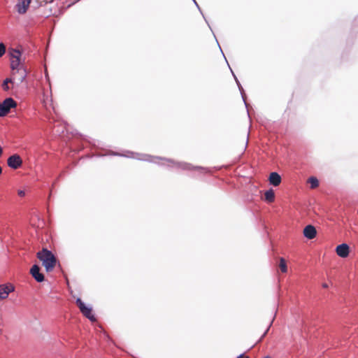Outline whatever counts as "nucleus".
I'll use <instances>...</instances> for the list:
<instances>
[{"instance_id": "f257e3e1", "label": "nucleus", "mask_w": 358, "mask_h": 358, "mask_svg": "<svg viewBox=\"0 0 358 358\" xmlns=\"http://www.w3.org/2000/svg\"><path fill=\"white\" fill-rule=\"evenodd\" d=\"M114 155L124 156L127 157H131V158L136 159L138 160L149 162L157 164L159 165H164V163L159 162V160H162V161L166 162L168 163L167 166L169 167L180 169L182 170H187V171H198L201 173H207L210 172L208 169L203 167V166H194L192 164L186 163V162H174L173 160H172L171 159L163 158V157H155V156H152V155H148V154L127 152V155H120L118 153H115Z\"/></svg>"}, {"instance_id": "f03ea898", "label": "nucleus", "mask_w": 358, "mask_h": 358, "mask_svg": "<svg viewBox=\"0 0 358 358\" xmlns=\"http://www.w3.org/2000/svg\"><path fill=\"white\" fill-rule=\"evenodd\" d=\"M37 257L42 262V264L47 272L53 270L56 265L57 259L50 250L43 248L37 253Z\"/></svg>"}, {"instance_id": "7ed1b4c3", "label": "nucleus", "mask_w": 358, "mask_h": 358, "mask_svg": "<svg viewBox=\"0 0 358 358\" xmlns=\"http://www.w3.org/2000/svg\"><path fill=\"white\" fill-rule=\"evenodd\" d=\"M16 107L17 103L13 98H6L2 102H0V117H5L10 113L11 108Z\"/></svg>"}, {"instance_id": "20e7f679", "label": "nucleus", "mask_w": 358, "mask_h": 358, "mask_svg": "<svg viewBox=\"0 0 358 358\" xmlns=\"http://www.w3.org/2000/svg\"><path fill=\"white\" fill-rule=\"evenodd\" d=\"M77 306H78L82 314L89 319L90 321L94 322L96 320L94 315L92 314V308L91 306H87L85 303L81 300V299L78 298L76 301Z\"/></svg>"}, {"instance_id": "39448f33", "label": "nucleus", "mask_w": 358, "mask_h": 358, "mask_svg": "<svg viewBox=\"0 0 358 358\" xmlns=\"http://www.w3.org/2000/svg\"><path fill=\"white\" fill-rule=\"evenodd\" d=\"M8 166L13 169H17L22 165V159L17 154L10 155L7 159Z\"/></svg>"}, {"instance_id": "423d86ee", "label": "nucleus", "mask_w": 358, "mask_h": 358, "mask_svg": "<svg viewBox=\"0 0 358 358\" xmlns=\"http://www.w3.org/2000/svg\"><path fill=\"white\" fill-rule=\"evenodd\" d=\"M30 273L32 277L38 282H41L44 280L45 277L43 273L40 272V266L37 264H34L30 269Z\"/></svg>"}, {"instance_id": "0eeeda50", "label": "nucleus", "mask_w": 358, "mask_h": 358, "mask_svg": "<svg viewBox=\"0 0 358 358\" xmlns=\"http://www.w3.org/2000/svg\"><path fill=\"white\" fill-rule=\"evenodd\" d=\"M336 254L342 257L345 258L348 256L350 252L349 245L347 243H342L338 245L336 248Z\"/></svg>"}, {"instance_id": "6e6552de", "label": "nucleus", "mask_w": 358, "mask_h": 358, "mask_svg": "<svg viewBox=\"0 0 358 358\" xmlns=\"http://www.w3.org/2000/svg\"><path fill=\"white\" fill-rule=\"evenodd\" d=\"M303 236L308 239H313L317 235V230L315 227L312 224H308L303 229Z\"/></svg>"}, {"instance_id": "1a4fd4ad", "label": "nucleus", "mask_w": 358, "mask_h": 358, "mask_svg": "<svg viewBox=\"0 0 358 358\" xmlns=\"http://www.w3.org/2000/svg\"><path fill=\"white\" fill-rule=\"evenodd\" d=\"M14 291V287L11 285H0V299H6L8 294Z\"/></svg>"}, {"instance_id": "9d476101", "label": "nucleus", "mask_w": 358, "mask_h": 358, "mask_svg": "<svg viewBox=\"0 0 358 358\" xmlns=\"http://www.w3.org/2000/svg\"><path fill=\"white\" fill-rule=\"evenodd\" d=\"M31 0H21L17 5V10L20 14H24L27 12Z\"/></svg>"}, {"instance_id": "9b49d317", "label": "nucleus", "mask_w": 358, "mask_h": 358, "mask_svg": "<svg viewBox=\"0 0 358 358\" xmlns=\"http://www.w3.org/2000/svg\"><path fill=\"white\" fill-rule=\"evenodd\" d=\"M268 180L270 184L275 187L278 186L282 180L281 176L277 172L271 173Z\"/></svg>"}, {"instance_id": "f8f14e48", "label": "nucleus", "mask_w": 358, "mask_h": 358, "mask_svg": "<svg viewBox=\"0 0 358 358\" xmlns=\"http://www.w3.org/2000/svg\"><path fill=\"white\" fill-rule=\"evenodd\" d=\"M15 73H17L19 76V78H18L19 82L20 83L24 82V80H25V78L27 76V72L26 68L24 66H21L20 67V69Z\"/></svg>"}, {"instance_id": "ddd939ff", "label": "nucleus", "mask_w": 358, "mask_h": 358, "mask_svg": "<svg viewBox=\"0 0 358 358\" xmlns=\"http://www.w3.org/2000/svg\"><path fill=\"white\" fill-rule=\"evenodd\" d=\"M264 197H265V200L267 202H268V203L273 202L275 199L274 190L273 189H269L266 190L264 193Z\"/></svg>"}, {"instance_id": "4468645a", "label": "nucleus", "mask_w": 358, "mask_h": 358, "mask_svg": "<svg viewBox=\"0 0 358 358\" xmlns=\"http://www.w3.org/2000/svg\"><path fill=\"white\" fill-rule=\"evenodd\" d=\"M21 66H23L21 59H14L10 62V68L13 71H17Z\"/></svg>"}, {"instance_id": "2eb2a0df", "label": "nucleus", "mask_w": 358, "mask_h": 358, "mask_svg": "<svg viewBox=\"0 0 358 358\" xmlns=\"http://www.w3.org/2000/svg\"><path fill=\"white\" fill-rule=\"evenodd\" d=\"M10 56L14 59H21L22 52L19 50L11 49L10 51Z\"/></svg>"}, {"instance_id": "dca6fc26", "label": "nucleus", "mask_w": 358, "mask_h": 358, "mask_svg": "<svg viewBox=\"0 0 358 358\" xmlns=\"http://www.w3.org/2000/svg\"><path fill=\"white\" fill-rule=\"evenodd\" d=\"M308 182L312 189L316 188L319 185V181L315 177L312 176L309 178Z\"/></svg>"}, {"instance_id": "f3484780", "label": "nucleus", "mask_w": 358, "mask_h": 358, "mask_svg": "<svg viewBox=\"0 0 358 358\" xmlns=\"http://www.w3.org/2000/svg\"><path fill=\"white\" fill-rule=\"evenodd\" d=\"M279 266L282 273H286L287 271V266L286 261L282 257H281L280 259Z\"/></svg>"}, {"instance_id": "a211bd4d", "label": "nucleus", "mask_w": 358, "mask_h": 358, "mask_svg": "<svg viewBox=\"0 0 358 358\" xmlns=\"http://www.w3.org/2000/svg\"><path fill=\"white\" fill-rule=\"evenodd\" d=\"M13 83V79L10 78H6L3 82V84H2V87L4 90L7 91L9 90V87H8V83Z\"/></svg>"}, {"instance_id": "6ab92c4d", "label": "nucleus", "mask_w": 358, "mask_h": 358, "mask_svg": "<svg viewBox=\"0 0 358 358\" xmlns=\"http://www.w3.org/2000/svg\"><path fill=\"white\" fill-rule=\"evenodd\" d=\"M238 90L240 91V93L241 94V96H242V99H243V100L244 101L245 107L248 108V103H247L246 100H245L246 96H245V91H244V90H243L242 86L238 87Z\"/></svg>"}, {"instance_id": "aec40b11", "label": "nucleus", "mask_w": 358, "mask_h": 358, "mask_svg": "<svg viewBox=\"0 0 358 358\" xmlns=\"http://www.w3.org/2000/svg\"><path fill=\"white\" fill-rule=\"evenodd\" d=\"M238 90L240 91V93L241 94V96H242V99H243V100L244 101L245 107L248 108V103H247L246 100H245L246 96H245V91H244V90H243L242 86L238 87Z\"/></svg>"}, {"instance_id": "412c9836", "label": "nucleus", "mask_w": 358, "mask_h": 358, "mask_svg": "<svg viewBox=\"0 0 358 358\" xmlns=\"http://www.w3.org/2000/svg\"><path fill=\"white\" fill-rule=\"evenodd\" d=\"M275 316L273 317L272 320L271 321L269 325L268 326L267 329L265 330L261 338L258 340L257 343H259L262 341L263 338L267 334L270 327H271L273 322L274 320Z\"/></svg>"}, {"instance_id": "4be33fe9", "label": "nucleus", "mask_w": 358, "mask_h": 358, "mask_svg": "<svg viewBox=\"0 0 358 358\" xmlns=\"http://www.w3.org/2000/svg\"><path fill=\"white\" fill-rule=\"evenodd\" d=\"M6 52V46L3 43H0V57H1Z\"/></svg>"}, {"instance_id": "5701e85b", "label": "nucleus", "mask_w": 358, "mask_h": 358, "mask_svg": "<svg viewBox=\"0 0 358 358\" xmlns=\"http://www.w3.org/2000/svg\"><path fill=\"white\" fill-rule=\"evenodd\" d=\"M233 76H234V78L235 79V81L236 83V85H237L238 87H240V86H242L241 83L239 82V80H238L237 77L236 76V75L234 73H233Z\"/></svg>"}, {"instance_id": "b1692460", "label": "nucleus", "mask_w": 358, "mask_h": 358, "mask_svg": "<svg viewBox=\"0 0 358 358\" xmlns=\"http://www.w3.org/2000/svg\"><path fill=\"white\" fill-rule=\"evenodd\" d=\"M18 194H19V196H24L25 195V192H24V191H23V190H19V191H18Z\"/></svg>"}, {"instance_id": "393cba45", "label": "nucleus", "mask_w": 358, "mask_h": 358, "mask_svg": "<svg viewBox=\"0 0 358 358\" xmlns=\"http://www.w3.org/2000/svg\"><path fill=\"white\" fill-rule=\"evenodd\" d=\"M3 155V148L0 145V157L2 156Z\"/></svg>"}, {"instance_id": "a878e982", "label": "nucleus", "mask_w": 358, "mask_h": 358, "mask_svg": "<svg viewBox=\"0 0 358 358\" xmlns=\"http://www.w3.org/2000/svg\"><path fill=\"white\" fill-rule=\"evenodd\" d=\"M192 1H194V3H195V5L197 6V8H199V10L201 11V9H200V8H199V5L197 4V3H196V0H192Z\"/></svg>"}, {"instance_id": "bb28decb", "label": "nucleus", "mask_w": 358, "mask_h": 358, "mask_svg": "<svg viewBox=\"0 0 358 358\" xmlns=\"http://www.w3.org/2000/svg\"><path fill=\"white\" fill-rule=\"evenodd\" d=\"M322 287L324 288H327L328 287V285L327 283H323Z\"/></svg>"}, {"instance_id": "cd10ccee", "label": "nucleus", "mask_w": 358, "mask_h": 358, "mask_svg": "<svg viewBox=\"0 0 358 358\" xmlns=\"http://www.w3.org/2000/svg\"><path fill=\"white\" fill-rule=\"evenodd\" d=\"M243 356V354L240 355L236 358H241ZM245 358H250L249 357H245Z\"/></svg>"}, {"instance_id": "c85d7f7f", "label": "nucleus", "mask_w": 358, "mask_h": 358, "mask_svg": "<svg viewBox=\"0 0 358 358\" xmlns=\"http://www.w3.org/2000/svg\"><path fill=\"white\" fill-rule=\"evenodd\" d=\"M2 173V169H1V166H0V175Z\"/></svg>"}, {"instance_id": "c756f323", "label": "nucleus", "mask_w": 358, "mask_h": 358, "mask_svg": "<svg viewBox=\"0 0 358 358\" xmlns=\"http://www.w3.org/2000/svg\"><path fill=\"white\" fill-rule=\"evenodd\" d=\"M201 15H202L203 18H205L203 13H201Z\"/></svg>"}, {"instance_id": "7c9ffc66", "label": "nucleus", "mask_w": 358, "mask_h": 358, "mask_svg": "<svg viewBox=\"0 0 358 358\" xmlns=\"http://www.w3.org/2000/svg\"><path fill=\"white\" fill-rule=\"evenodd\" d=\"M201 15H202L203 18H205L203 13H201Z\"/></svg>"}, {"instance_id": "2f4dec72", "label": "nucleus", "mask_w": 358, "mask_h": 358, "mask_svg": "<svg viewBox=\"0 0 358 358\" xmlns=\"http://www.w3.org/2000/svg\"><path fill=\"white\" fill-rule=\"evenodd\" d=\"M201 15H202L203 18H205L203 13H201Z\"/></svg>"}]
</instances>
